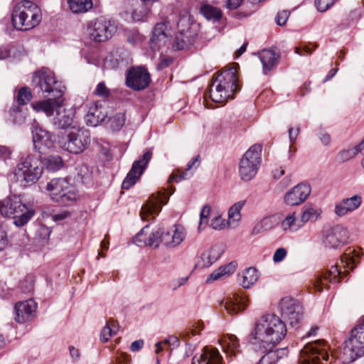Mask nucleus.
Masks as SVG:
<instances>
[{
	"instance_id": "c03bdc74",
	"label": "nucleus",
	"mask_w": 364,
	"mask_h": 364,
	"mask_svg": "<svg viewBox=\"0 0 364 364\" xmlns=\"http://www.w3.org/2000/svg\"><path fill=\"white\" fill-rule=\"evenodd\" d=\"M245 203V200H240L230 208L228 210V217L230 220H232L233 222H238L240 220V211L244 207Z\"/></svg>"
},
{
	"instance_id": "f3484780",
	"label": "nucleus",
	"mask_w": 364,
	"mask_h": 364,
	"mask_svg": "<svg viewBox=\"0 0 364 364\" xmlns=\"http://www.w3.org/2000/svg\"><path fill=\"white\" fill-rule=\"evenodd\" d=\"M168 200V196L164 190L152 194L147 203L141 207L140 212L141 219L147 220L149 216H152V219H154V215H158L161 210V205L166 204Z\"/></svg>"
},
{
	"instance_id": "20e7f679",
	"label": "nucleus",
	"mask_w": 364,
	"mask_h": 364,
	"mask_svg": "<svg viewBox=\"0 0 364 364\" xmlns=\"http://www.w3.org/2000/svg\"><path fill=\"white\" fill-rule=\"evenodd\" d=\"M42 18L40 8L33 2L24 0L14 8L11 21L15 28L28 31L37 26Z\"/></svg>"
},
{
	"instance_id": "cd10ccee",
	"label": "nucleus",
	"mask_w": 364,
	"mask_h": 364,
	"mask_svg": "<svg viewBox=\"0 0 364 364\" xmlns=\"http://www.w3.org/2000/svg\"><path fill=\"white\" fill-rule=\"evenodd\" d=\"M362 203V197L359 195L353 196L350 198L343 199L336 205L335 213L338 216H343L349 212L358 209Z\"/></svg>"
},
{
	"instance_id": "37998d69",
	"label": "nucleus",
	"mask_w": 364,
	"mask_h": 364,
	"mask_svg": "<svg viewBox=\"0 0 364 364\" xmlns=\"http://www.w3.org/2000/svg\"><path fill=\"white\" fill-rule=\"evenodd\" d=\"M203 330V323L201 321L195 323L193 326L181 331L179 336L185 341L189 340L191 336H196Z\"/></svg>"
},
{
	"instance_id": "393cba45",
	"label": "nucleus",
	"mask_w": 364,
	"mask_h": 364,
	"mask_svg": "<svg viewBox=\"0 0 364 364\" xmlns=\"http://www.w3.org/2000/svg\"><path fill=\"white\" fill-rule=\"evenodd\" d=\"M341 273L337 265L332 266L330 270L322 273L316 278L314 285L318 291H321L323 290V286L327 287L328 282H339Z\"/></svg>"
},
{
	"instance_id": "423d86ee",
	"label": "nucleus",
	"mask_w": 364,
	"mask_h": 364,
	"mask_svg": "<svg viewBox=\"0 0 364 364\" xmlns=\"http://www.w3.org/2000/svg\"><path fill=\"white\" fill-rule=\"evenodd\" d=\"M34 90L41 92L45 97L61 98L64 92V86L55 79L54 73L46 68H42L35 72L32 78Z\"/></svg>"
},
{
	"instance_id": "a18cd8bd",
	"label": "nucleus",
	"mask_w": 364,
	"mask_h": 364,
	"mask_svg": "<svg viewBox=\"0 0 364 364\" xmlns=\"http://www.w3.org/2000/svg\"><path fill=\"white\" fill-rule=\"evenodd\" d=\"M45 166L50 171H56L63 166V161L59 156H50L46 159Z\"/></svg>"
},
{
	"instance_id": "0eeeda50",
	"label": "nucleus",
	"mask_w": 364,
	"mask_h": 364,
	"mask_svg": "<svg viewBox=\"0 0 364 364\" xmlns=\"http://www.w3.org/2000/svg\"><path fill=\"white\" fill-rule=\"evenodd\" d=\"M262 146L255 144L243 154L239 163V174L244 181H251L257 174L262 161Z\"/></svg>"
},
{
	"instance_id": "864d4df0",
	"label": "nucleus",
	"mask_w": 364,
	"mask_h": 364,
	"mask_svg": "<svg viewBox=\"0 0 364 364\" xmlns=\"http://www.w3.org/2000/svg\"><path fill=\"white\" fill-rule=\"evenodd\" d=\"M95 95L101 97H108L110 95L109 90L107 87L104 82L97 84L94 92Z\"/></svg>"
},
{
	"instance_id": "c85d7f7f",
	"label": "nucleus",
	"mask_w": 364,
	"mask_h": 364,
	"mask_svg": "<svg viewBox=\"0 0 364 364\" xmlns=\"http://www.w3.org/2000/svg\"><path fill=\"white\" fill-rule=\"evenodd\" d=\"M73 117L74 112L72 109H66L61 106L57 109L53 123L58 128L65 129L72 124Z\"/></svg>"
},
{
	"instance_id": "79ce46f5",
	"label": "nucleus",
	"mask_w": 364,
	"mask_h": 364,
	"mask_svg": "<svg viewBox=\"0 0 364 364\" xmlns=\"http://www.w3.org/2000/svg\"><path fill=\"white\" fill-rule=\"evenodd\" d=\"M364 149V139L358 144L351 149L343 150L338 154V157L342 161H347L354 158L358 153Z\"/></svg>"
},
{
	"instance_id": "0e129e2a",
	"label": "nucleus",
	"mask_w": 364,
	"mask_h": 364,
	"mask_svg": "<svg viewBox=\"0 0 364 364\" xmlns=\"http://www.w3.org/2000/svg\"><path fill=\"white\" fill-rule=\"evenodd\" d=\"M310 46L311 44L304 46L302 47V48H296L295 52L296 53L300 55H304L305 54L310 55L312 53L313 50H315L316 48V46H314V48H311Z\"/></svg>"
},
{
	"instance_id": "bb28decb",
	"label": "nucleus",
	"mask_w": 364,
	"mask_h": 364,
	"mask_svg": "<svg viewBox=\"0 0 364 364\" xmlns=\"http://www.w3.org/2000/svg\"><path fill=\"white\" fill-rule=\"evenodd\" d=\"M107 114L105 107L99 102H95L88 109L85 119L88 125L96 127L105 122Z\"/></svg>"
},
{
	"instance_id": "9b49d317",
	"label": "nucleus",
	"mask_w": 364,
	"mask_h": 364,
	"mask_svg": "<svg viewBox=\"0 0 364 364\" xmlns=\"http://www.w3.org/2000/svg\"><path fill=\"white\" fill-rule=\"evenodd\" d=\"M281 316L294 326L302 318L303 309L301 304L291 296L282 298L278 306Z\"/></svg>"
},
{
	"instance_id": "dca6fc26",
	"label": "nucleus",
	"mask_w": 364,
	"mask_h": 364,
	"mask_svg": "<svg viewBox=\"0 0 364 364\" xmlns=\"http://www.w3.org/2000/svg\"><path fill=\"white\" fill-rule=\"evenodd\" d=\"M150 83V75L143 67H132L127 70L126 85L136 91L146 88Z\"/></svg>"
},
{
	"instance_id": "6e6d98bb",
	"label": "nucleus",
	"mask_w": 364,
	"mask_h": 364,
	"mask_svg": "<svg viewBox=\"0 0 364 364\" xmlns=\"http://www.w3.org/2000/svg\"><path fill=\"white\" fill-rule=\"evenodd\" d=\"M187 47V41L185 39L183 35L180 34L177 36L175 38L174 43L173 44V48L175 50H183Z\"/></svg>"
},
{
	"instance_id": "aec40b11",
	"label": "nucleus",
	"mask_w": 364,
	"mask_h": 364,
	"mask_svg": "<svg viewBox=\"0 0 364 364\" xmlns=\"http://www.w3.org/2000/svg\"><path fill=\"white\" fill-rule=\"evenodd\" d=\"M311 193V187L309 184L301 183L284 195V200L287 205H298L304 203Z\"/></svg>"
},
{
	"instance_id": "8fccbe9b",
	"label": "nucleus",
	"mask_w": 364,
	"mask_h": 364,
	"mask_svg": "<svg viewBox=\"0 0 364 364\" xmlns=\"http://www.w3.org/2000/svg\"><path fill=\"white\" fill-rule=\"evenodd\" d=\"M318 212L313 208H309L304 210L301 215L300 221L302 226L309 220H316L318 217Z\"/></svg>"
},
{
	"instance_id": "4468645a",
	"label": "nucleus",
	"mask_w": 364,
	"mask_h": 364,
	"mask_svg": "<svg viewBox=\"0 0 364 364\" xmlns=\"http://www.w3.org/2000/svg\"><path fill=\"white\" fill-rule=\"evenodd\" d=\"M116 31L117 26L113 21L100 16L92 22L90 35L96 42H105L110 39Z\"/></svg>"
},
{
	"instance_id": "052dcab7",
	"label": "nucleus",
	"mask_w": 364,
	"mask_h": 364,
	"mask_svg": "<svg viewBox=\"0 0 364 364\" xmlns=\"http://www.w3.org/2000/svg\"><path fill=\"white\" fill-rule=\"evenodd\" d=\"M7 244V234L4 227L0 224V251L3 250Z\"/></svg>"
},
{
	"instance_id": "6ab92c4d",
	"label": "nucleus",
	"mask_w": 364,
	"mask_h": 364,
	"mask_svg": "<svg viewBox=\"0 0 364 364\" xmlns=\"http://www.w3.org/2000/svg\"><path fill=\"white\" fill-rule=\"evenodd\" d=\"M229 314H237L249 305V299L242 291L235 292L221 302Z\"/></svg>"
},
{
	"instance_id": "5701e85b",
	"label": "nucleus",
	"mask_w": 364,
	"mask_h": 364,
	"mask_svg": "<svg viewBox=\"0 0 364 364\" xmlns=\"http://www.w3.org/2000/svg\"><path fill=\"white\" fill-rule=\"evenodd\" d=\"M186 237L183 227L175 225L168 230H164L163 245L167 248H175L183 242Z\"/></svg>"
},
{
	"instance_id": "ddd939ff",
	"label": "nucleus",
	"mask_w": 364,
	"mask_h": 364,
	"mask_svg": "<svg viewBox=\"0 0 364 364\" xmlns=\"http://www.w3.org/2000/svg\"><path fill=\"white\" fill-rule=\"evenodd\" d=\"M325 342L318 340L306 344L301 350V360L300 364H321L323 360H328V356L325 351Z\"/></svg>"
},
{
	"instance_id": "1a4fd4ad",
	"label": "nucleus",
	"mask_w": 364,
	"mask_h": 364,
	"mask_svg": "<svg viewBox=\"0 0 364 364\" xmlns=\"http://www.w3.org/2000/svg\"><path fill=\"white\" fill-rule=\"evenodd\" d=\"M90 142L88 132L82 129H73L60 141V147L71 154L83 152Z\"/></svg>"
},
{
	"instance_id": "e433bc0d",
	"label": "nucleus",
	"mask_w": 364,
	"mask_h": 364,
	"mask_svg": "<svg viewBox=\"0 0 364 364\" xmlns=\"http://www.w3.org/2000/svg\"><path fill=\"white\" fill-rule=\"evenodd\" d=\"M70 9L75 14L85 13L92 7V0H69Z\"/></svg>"
},
{
	"instance_id": "5fc2aeb1",
	"label": "nucleus",
	"mask_w": 364,
	"mask_h": 364,
	"mask_svg": "<svg viewBox=\"0 0 364 364\" xmlns=\"http://www.w3.org/2000/svg\"><path fill=\"white\" fill-rule=\"evenodd\" d=\"M336 0H316L315 4L317 9L321 12H324L333 5Z\"/></svg>"
},
{
	"instance_id": "7c9ffc66",
	"label": "nucleus",
	"mask_w": 364,
	"mask_h": 364,
	"mask_svg": "<svg viewBox=\"0 0 364 364\" xmlns=\"http://www.w3.org/2000/svg\"><path fill=\"white\" fill-rule=\"evenodd\" d=\"M219 343L226 353L235 355L239 352L240 343L237 338L232 334L224 335L220 340Z\"/></svg>"
},
{
	"instance_id": "f257e3e1",
	"label": "nucleus",
	"mask_w": 364,
	"mask_h": 364,
	"mask_svg": "<svg viewBox=\"0 0 364 364\" xmlns=\"http://www.w3.org/2000/svg\"><path fill=\"white\" fill-rule=\"evenodd\" d=\"M285 323L275 314H266L255 323L249 335V342L253 349L262 353L272 349L286 336Z\"/></svg>"
},
{
	"instance_id": "b1692460",
	"label": "nucleus",
	"mask_w": 364,
	"mask_h": 364,
	"mask_svg": "<svg viewBox=\"0 0 364 364\" xmlns=\"http://www.w3.org/2000/svg\"><path fill=\"white\" fill-rule=\"evenodd\" d=\"M192 364H223L218 350L213 347H205L201 353L192 359Z\"/></svg>"
},
{
	"instance_id": "a211bd4d",
	"label": "nucleus",
	"mask_w": 364,
	"mask_h": 364,
	"mask_svg": "<svg viewBox=\"0 0 364 364\" xmlns=\"http://www.w3.org/2000/svg\"><path fill=\"white\" fill-rule=\"evenodd\" d=\"M37 304L33 299L18 301L14 309V319L19 323L31 321L36 315Z\"/></svg>"
},
{
	"instance_id": "774afa93",
	"label": "nucleus",
	"mask_w": 364,
	"mask_h": 364,
	"mask_svg": "<svg viewBox=\"0 0 364 364\" xmlns=\"http://www.w3.org/2000/svg\"><path fill=\"white\" fill-rule=\"evenodd\" d=\"M272 354H265L259 360L257 364H274V359L275 357H270Z\"/></svg>"
},
{
	"instance_id": "7ed1b4c3",
	"label": "nucleus",
	"mask_w": 364,
	"mask_h": 364,
	"mask_svg": "<svg viewBox=\"0 0 364 364\" xmlns=\"http://www.w3.org/2000/svg\"><path fill=\"white\" fill-rule=\"evenodd\" d=\"M43 171L41 157L34 154L22 156L13 171L14 179L21 186L27 187L36 183Z\"/></svg>"
},
{
	"instance_id": "4c0bfd02",
	"label": "nucleus",
	"mask_w": 364,
	"mask_h": 364,
	"mask_svg": "<svg viewBox=\"0 0 364 364\" xmlns=\"http://www.w3.org/2000/svg\"><path fill=\"white\" fill-rule=\"evenodd\" d=\"M200 12L206 19L213 22L219 21L222 17L221 11L210 5L203 6L200 9Z\"/></svg>"
},
{
	"instance_id": "39448f33",
	"label": "nucleus",
	"mask_w": 364,
	"mask_h": 364,
	"mask_svg": "<svg viewBox=\"0 0 364 364\" xmlns=\"http://www.w3.org/2000/svg\"><path fill=\"white\" fill-rule=\"evenodd\" d=\"M0 215L12 218L14 224L21 227L34 215V210L23 204L18 197L12 196L0 200Z\"/></svg>"
},
{
	"instance_id": "f8f14e48",
	"label": "nucleus",
	"mask_w": 364,
	"mask_h": 364,
	"mask_svg": "<svg viewBox=\"0 0 364 364\" xmlns=\"http://www.w3.org/2000/svg\"><path fill=\"white\" fill-rule=\"evenodd\" d=\"M348 232L341 225H336L323 230L321 242L328 249H339L347 243Z\"/></svg>"
},
{
	"instance_id": "de8ad7c7",
	"label": "nucleus",
	"mask_w": 364,
	"mask_h": 364,
	"mask_svg": "<svg viewBox=\"0 0 364 364\" xmlns=\"http://www.w3.org/2000/svg\"><path fill=\"white\" fill-rule=\"evenodd\" d=\"M117 326L113 323H108L105 326L103 327L100 339L103 342H107L109 341V338L112 336V335L117 333Z\"/></svg>"
},
{
	"instance_id": "2eb2a0df",
	"label": "nucleus",
	"mask_w": 364,
	"mask_h": 364,
	"mask_svg": "<svg viewBox=\"0 0 364 364\" xmlns=\"http://www.w3.org/2000/svg\"><path fill=\"white\" fill-rule=\"evenodd\" d=\"M151 157L152 151L149 149L145 151L141 158L133 163L131 170L122 182V189L128 190L136 183L145 170Z\"/></svg>"
},
{
	"instance_id": "72a5a7b5",
	"label": "nucleus",
	"mask_w": 364,
	"mask_h": 364,
	"mask_svg": "<svg viewBox=\"0 0 364 364\" xmlns=\"http://www.w3.org/2000/svg\"><path fill=\"white\" fill-rule=\"evenodd\" d=\"M360 257V253L353 249H348L345 254L341 257V262L344 268L353 269Z\"/></svg>"
},
{
	"instance_id": "c756f323",
	"label": "nucleus",
	"mask_w": 364,
	"mask_h": 364,
	"mask_svg": "<svg viewBox=\"0 0 364 364\" xmlns=\"http://www.w3.org/2000/svg\"><path fill=\"white\" fill-rule=\"evenodd\" d=\"M258 55L262 64L264 74H267L277 64L279 58V54L272 49H264L259 53Z\"/></svg>"
},
{
	"instance_id": "680f3d73",
	"label": "nucleus",
	"mask_w": 364,
	"mask_h": 364,
	"mask_svg": "<svg viewBox=\"0 0 364 364\" xmlns=\"http://www.w3.org/2000/svg\"><path fill=\"white\" fill-rule=\"evenodd\" d=\"M187 280H188V277H181V278H177L176 279H173L170 283V287L173 290H176L178 288H179L180 287L184 285L186 283Z\"/></svg>"
},
{
	"instance_id": "f03ea898",
	"label": "nucleus",
	"mask_w": 364,
	"mask_h": 364,
	"mask_svg": "<svg viewBox=\"0 0 364 364\" xmlns=\"http://www.w3.org/2000/svg\"><path fill=\"white\" fill-rule=\"evenodd\" d=\"M236 73L235 68L230 67L223 69L219 75L213 77L209 95L213 102L225 103L232 98L234 93L240 90Z\"/></svg>"
},
{
	"instance_id": "49530a36",
	"label": "nucleus",
	"mask_w": 364,
	"mask_h": 364,
	"mask_svg": "<svg viewBox=\"0 0 364 364\" xmlns=\"http://www.w3.org/2000/svg\"><path fill=\"white\" fill-rule=\"evenodd\" d=\"M126 117L124 113L119 112L112 117L109 122L110 127L114 131H119L124 125Z\"/></svg>"
},
{
	"instance_id": "f704fd0d",
	"label": "nucleus",
	"mask_w": 364,
	"mask_h": 364,
	"mask_svg": "<svg viewBox=\"0 0 364 364\" xmlns=\"http://www.w3.org/2000/svg\"><path fill=\"white\" fill-rule=\"evenodd\" d=\"M281 227L284 231L294 232L302 227V222L296 219V213L293 212L284 218L281 223Z\"/></svg>"
},
{
	"instance_id": "58836bf2",
	"label": "nucleus",
	"mask_w": 364,
	"mask_h": 364,
	"mask_svg": "<svg viewBox=\"0 0 364 364\" xmlns=\"http://www.w3.org/2000/svg\"><path fill=\"white\" fill-rule=\"evenodd\" d=\"M274 217L269 216L262 218L260 221L257 223L254 226L252 234L259 235L267 230L272 229L274 227Z\"/></svg>"
},
{
	"instance_id": "e2e57ef3",
	"label": "nucleus",
	"mask_w": 364,
	"mask_h": 364,
	"mask_svg": "<svg viewBox=\"0 0 364 364\" xmlns=\"http://www.w3.org/2000/svg\"><path fill=\"white\" fill-rule=\"evenodd\" d=\"M165 345H168L170 347L176 348L180 345L179 339L177 336H170L164 341Z\"/></svg>"
},
{
	"instance_id": "c9c22d12",
	"label": "nucleus",
	"mask_w": 364,
	"mask_h": 364,
	"mask_svg": "<svg viewBox=\"0 0 364 364\" xmlns=\"http://www.w3.org/2000/svg\"><path fill=\"white\" fill-rule=\"evenodd\" d=\"M169 26V22L164 21L155 25L153 29L152 41H159L165 43L167 37L166 31Z\"/></svg>"
},
{
	"instance_id": "09e8293b",
	"label": "nucleus",
	"mask_w": 364,
	"mask_h": 364,
	"mask_svg": "<svg viewBox=\"0 0 364 364\" xmlns=\"http://www.w3.org/2000/svg\"><path fill=\"white\" fill-rule=\"evenodd\" d=\"M32 99L31 90L27 87H21L17 95V102L19 105H26Z\"/></svg>"
},
{
	"instance_id": "bf43d9fd",
	"label": "nucleus",
	"mask_w": 364,
	"mask_h": 364,
	"mask_svg": "<svg viewBox=\"0 0 364 364\" xmlns=\"http://www.w3.org/2000/svg\"><path fill=\"white\" fill-rule=\"evenodd\" d=\"M289 16V12L288 11H282L278 13L276 17V23L279 26H283L286 23L287 20Z\"/></svg>"
},
{
	"instance_id": "412c9836",
	"label": "nucleus",
	"mask_w": 364,
	"mask_h": 364,
	"mask_svg": "<svg viewBox=\"0 0 364 364\" xmlns=\"http://www.w3.org/2000/svg\"><path fill=\"white\" fill-rule=\"evenodd\" d=\"M148 228L149 225L144 226L133 238V242L137 246L146 245L152 248H157L161 243L163 244L164 228H159L154 230L147 239H142L141 237L144 235L145 230Z\"/></svg>"
},
{
	"instance_id": "69168bd1",
	"label": "nucleus",
	"mask_w": 364,
	"mask_h": 364,
	"mask_svg": "<svg viewBox=\"0 0 364 364\" xmlns=\"http://www.w3.org/2000/svg\"><path fill=\"white\" fill-rule=\"evenodd\" d=\"M210 213V207L209 205H205L203 209L200 211V225L203 223H207L208 217Z\"/></svg>"
},
{
	"instance_id": "a878e982",
	"label": "nucleus",
	"mask_w": 364,
	"mask_h": 364,
	"mask_svg": "<svg viewBox=\"0 0 364 364\" xmlns=\"http://www.w3.org/2000/svg\"><path fill=\"white\" fill-rule=\"evenodd\" d=\"M47 100L35 102L31 107L36 112H43L47 117H51L59 107H61L63 100L60 98L48 97Z\"/></svg>"
},
{
	"instance_id": "a19ab883",
	"label": "nucleus",
	"mask_w": 364,
	"mask_h": 364,
	"mask_svg": "<svg viewBox=\"0 0 364 364\" xmlns=\"http://www.w3.org/2000/svg\"><path fill=\"white\" fill-rule=\"evenodd\" d=\"M220 252L215 248L212 247L209 250L202 253L200 258L203 262V267H209L212 265L220 257Z\"/></svg>"
},
{
	"instance_id": "3c124183",
	"label": "nucleus",
	"mask_w": 364,
	"mask_h": 364,
	"mask_svg": "<svg viewBox=\"0 0 364 364\" xmlns=\"http://www.w3.org/2000/svg\"><path fill=\"white\" fill-rule=\"evenodd\" d=\"M265 353H267L266 354H272V356H270L271 358L275 357L274 359V364H277L279 359L287 356L288 350L287 348H280L274 351L270 349L269 350H267Z\"/></svg>"
},
{
	"instance_id": "9d476101",
	"label": "nucleus",
	"mask_w": 364,
	"mask_h": 364,
	"mask_svg": "<svg viewBox=\"0 0 364 364\" xmlns=\"http://www.w3.org/2000/svg\"><path fill=\"white\" fill-rule=\"evenodd\" d=\"M46 189L53 200L63 204H68L77 198L74 187L64 178H54L47 183Z\"/></svg>"
},
{
	"instance_id": "13d9d810",
	"label": "nucleus",
	"mask_w": 364,
	"mask_h": 364,
	"mask_svg": "<svg viewBox=\"0 0 364 364\" xmlns=\"http://www.w3.org/2000/svg\"><path fill=\"white\" fill-rule=\"evenodd\" d=\"M287 256V250L280 247L278 248L274 253L273 261L276 263L282 262Z\"/></svg>"
},
{
	"instance_id": "473e14b6",
	"label": "nucleus",
	"mask_w": 364,
	"mask_h": 364,
	"mask_svg": "<svg viewBox=\"0 0 364 364\" xmlns=\"http://www.w3.org/2000/svg\"><path fill=\"white\" fill-rule=\"evenodd\" d=\"M259 279V273L255 267L246 269L241 275H239L240 284L245 289L250 288Z\"/></svg>"
},
{
	"instance_id": "603ef678",
	"label": "nucleus",
	"mask_w": 364,
	"mask_h": 364,
	"mask_svg": "<svg viewBox=\"0 0 364 364\" xmlns=\"http://www.w3.org/2000/svg\"><path fill=\"white\" fill-rule=\"evenodd\" d=\"M146 15V9L144 5L135 8L132 13V18L134 21H142Z\"/></svg>"
},
{
	"instance_id": "4d7b16f0",
	"label": "nucleus",
	"mask_w": 364,
	"mask_h": 364,
	"mask_svg": "<svg viewBox=\"0 0 364 364\" xmlns=\"http://www.w3.org/2000/svg\"><path fill=\"white\" fill-rule=\"evenodd\" d=\"M210 225L214 230H220L226 225L225 220L220 216H217L212 220Z\"/></svg>"
},
{
	"instance_id": "338daca9",
	"label": "nucleus",
	"mask_w": 364,
	"mask_h": 364,
	"mask_svg": "<svg viewBox=\"0 0 364 364\" xmlns=\"http://www.w3.org/2000/svg\"><path fill=\"white\" fill-rule=\"evenodd\" d=\"M173 61V60L171 57L164 58L161 60L160 63L158 64L157 69L163 70V69L170 66L172 64Z\"/></svg>"
},
{
	"instance_id": "ea45409f",
	"label": "nucleus",
	"mask_w": 364,
	"mask_h": 364,
	"mask_svg": "<svg viewBox=\"0 0 364 364\" xmlns=\"http://www.w3.org/2000/svg\"><path fill=\"white\" fill-rule=\"evenodd\" d=\"M200 156L198 155L194 157L191 161H190L187 164V167L186 171L180 173L178 174H172L169 178V182L172 180L176 181L177 183L185 179H188L193 176V173H188V171L196 165V164L199 162Z\"/></svg>"
},
{
	"instance_id": "4be33fe9",
	"label": "nucleus",
	"mask_w": 364,
	"mask_h": 364,
	"mask_svg": "<svg viewBox=\"0 0 364 364\" xmlns=\"http://www.w3.org/2000/svg\"><path fill=\"white\" fill-rule=\"evenodd\" d=\"M34 148L39 153H43L46 149L53 146L55 138L50 132L46 129L36 127L32 131Z\"/></svg>"
},
{
	"instance_id": "2f4dec72",
	"label": "nucleus",
	"mask_w": 364,
	"mask_h": 364,
	"mask_svg": "<svg viewBox=\"0 0 364 364\" xmlns=\"http://www.w3.org/2000/svg\"><path fill=\"white\" fill-rule=\"evenodd\" d=\"M236 269V264L230 262L226 265L221 266L218 269L213 271L207 278L206 282L210 283L223 278H225L235 272Z\"/></svg>"
},
{
	"instance_id": "6e6552de",
	"label": "nucleus",
	"mask_w": 364,
	"mask_h": 364,
	"mask_svg": "<svg viewBox=\"0 0 364 364\" xmlns=\"http://www.w3.org/2000/svg\"><path fill=\"white\" fill-rule=\"evenodd\" d=\"M343 360L351 363L364 355V318L354 327L350 337L345 341Z\"/></svg>"
}]
</instances>
